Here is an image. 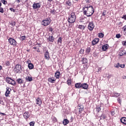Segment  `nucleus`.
Segmentation results:
<instances>
[{"label": "nucleus", "instance_id": "ddd939ff", "mask_svg": "<svg viewBox=\"0 0 126 126\" xmlns=\"http://www.w3.org/2000/svg\"><path fill=\"white\" fill-rule=\"evenodd\" d=\"M48 80V82H50L51 83H55V82H56V78H55L54 77H50Z\"/></svg>", "mask_w": 126, "mask_h": 126}, {"label": "nucleus", "instance_id": "13d9d810", "mask_svg": "<svg viewBox=\"0 0 126 126\" xmlns=\"http://www.w3.org/2000/svg\"><path fill=\"white\" fill-rule=\"evenodd\" d=\"M122 44L123 46H126V41H122Z\"/></svg>", "mask_w": 126, "mask_h": 126}, {"label": "nucleus", "instance_id": "9b49d317", "mask_svg": "<svg viewBox=\"0 0 126 126\" xmlns=\"http://www.w3.org/2000/svg\"><path fill=\"white\" fill-rule=\"evenodd\" d=\"M78 110L80 115H81L82 112L84 111V107H83V106H79L78 107Z\"/></svg>", "mask_w": 126, "mask_h": 126}, {"label": "nucleus", "instance_id": "393cba45", "mask_svg": "<svg viewBox=\"0 0 126 126\" xmlns=\"http://www.w3.org/2000/svg\"><path fill=\"white\" fill-rule=\"evenodd\" d=\"M26 81H29V82H31V81L33 80V78L32 77L27 76L26 77Z\"/></svg>", "mask_w": 126, "mask_h": 126}, {"label": "nucleus", "instance_id": "cd10ccee", "mask_svg": "<svg viewBox=\"0 0 126 126\" xmlns=\"http://www.w3.org/2000/svg\"><path fill=\"white\" fill-rule=\"evenodd\" d=\"M107 118V116L105 114H102L100 116V120H105Z\"/></svg>", "mask_w": 126, "mask_h": 126}, {"label": "nucleus", "instance_id": "0eeeda50", "mask_svg": "<svg viewBox=\"0 0 126 126\" xmlns=\"http://www.w3.org/2000/svg\"><path fill=\"white\" fill-rule=\"evenodd\" d=\"M22 71V68H21V65L17 64L16 65V73H21Z\"/></svg>", "mask_w": 126, "mask_h": 126}, {"label": "nucleus", "instance_id": "b1692460", "mask_svg": "<svg viewBox=\"0 0 126 126\" xmlns=\"http://www.w3.org/2000/svg\"><path fill=\"white\" fill-rule=\"evenodd\" d=\"M28 67L29 69H33L34 68V65L32 63H29Z\"/></svg>", "mask_w": 126, "mask_h": 126}, {"label": "nucleus", "instance_id": "9d476101", "mask_svg": "<svg viewBox=\"0 0 126 126\" xmlns=\"http://www.w3.org/2000/svg\"><path fill=\"white\" fill-rule=\"evenodd\" d=\"M99 39L98 38H95L92 41V44L93 46H95V45H97V43H99Z\"/></svg>", "mask_w": 126, "mask_h": 126}, {"label": "nucleus", "instance_id": "4be33fe9", "mask_svg": "<svg viewBox=\"0 0 126 126\" xmlns=\"http://www.w3.org/2000/svg\"><path fill=\"white\" fill-rule=\"evenodd\" d=\"M121 122L123 124V125H126V117H122L120 119Z\"/></svg>", "mask_w": 126, "mask_h": 126}, {"label": "nucleus", "instance_id": "603ef678", "mask_svg": "<svg viewBox=\"0 0 126 126\" xmlns=\"http://www.w3.org/2000/svg\"><path fill=\"white\" fill-rule=\"evenodd\" d=\"M0 12L3 13V8L0 7Z\"/></svg>", "mask_w": 126, "mask_h": 126}, {"label": "nucleus", "instance_id": "37998d69", "mask_svg": "<svg viewBox=\"0 0 126 126\" xmlns=\"http://www.w3.org/2000/svg\"><path fill=\"white\" fill-rule=\"evenodd\" d=\"M86 19H87V18L84 17L80 18V20H83L82 21L84 22V21H85Z\"/></svg>", "mask_w": 126, "mask_h": 126}, {"label": "nucleus", "instance_id": "4d7b16f0", "mask_svg": "<svg viewBox=\"0 0 126 126\" xmlns=\"http://www.w3.org/2000/svg\"><path fill=\"white\" fill-rule=\"evenodd\" d=\"M0 115L2 117H3V116H6V114H5V113H1V112H0Z\"/></svg>", "mask_w": 126, "mask_h": 126}, {"label": "nucleus", "instance_id": "f257e3e1", "mask_svg": "<svg viewBox=\"0 0 126 126\" xmlns=\"http://www.w3.org/2000/svg\"><path fill=\"white\" fill-rule=\"evenodd\" d=\"M82 10L83 11L84 15H86L87 17H90V16H92L93 15V13H94V8L92 6H87V5H85L83 8Z\"/></svg>", "mask_w": 126, "mask_h": 126}, {"label": "nucleus", "instance_id": "2f4dec72", "mask_svg": "<svg viewBox=\"0 0 126 126\" xmlns=\"http://www.w3.org/2000/svg\"><path fill=\"white\" fill-rule=\"evenodd\" d=\"M91 51V49L90 48V47L87 48L86 49V54H89Z\"/></svg>", "mask_w": 126, "mask_h": 126}, {"label": "nucleus", "instance_id": "8fccbe9b", "mask_svg": "<svg viewBox=\"0 0 126 126\" xmlns=\"http://www.w3.org/2000/svg\"><path fill=\"white\" fill-rule=\"evenodd\" d=\"M84 53V49H81L80 50V54H83Z\"/></svg>", "mask_w": 126, "mask_h": 126}, {"label": "nucleus", "instance_id": "09e8293b", "mask_svg": "<svg viewBox=\"0 0 126 126\" xmlns=\"http://www.w3.org/2000/svg\"><path fill=\"white\" fill-rule=\"evenodd\" d=\"M117 101L120 104V105H122V99L120 98H118Z\"/></svg>", "mask_w": 126, "mask_h": 126}, {"label": "nucleus", "instance_id": "6e6d98bb", "mask_svg": "<svg viewBox=\"0 0 126 126\" xmlns=\"http://www.w3.org/2000/svg\"><path fill=\"white\" fill-rule=\"evenodd\" d=\"M110 115H111V116H115V111H111L110 112Z\"/></svg>", "mask_w": 126, "mask_h": 126}, {"label": "nucleus", "instance_id": "de8ad7c7", "mask_svg": "<svg viewBox=\"0 0 126 126\" xmlns=\"http://www.w3.org/2000/svg\"><path fill=\"white\" fill-rule=\"evenodd\" d=\"M121 18L122 19H124V20H126V14L123 15V16Z\"/></svg>", "mask_w": 126, "mask_h": 126}, {"label": "nucleus", "instance_id": "473e14b6", "mask_svg": "<svg viewBox=\"0 0 126 126\" xmlns=\"http://www.w3.org/2000/svg\"><path fill=\"white\" fill-rule=\"evenodd\" d=\"M17 82H18V83L19 84H21V83H23L24 81L23 80H22V79H18L17 80Z\"/></svg>", "mask_w": 126, "mask_h": 126}, {"label": "nucleus", "instance_id": "0e129e2a", "mask_svg": "<svg viewBox=\"0 0 126 126\" xmlns=\"http://www.w3.org/2000/svg\"><path fill=\"white\" fill-rule=\"evenodd\" d=\"M122 78H123V79H126V75H123V76H122Z\"/></svg>", "mask_w": 126, "mask_h": 126}, {"label": "nucleus", "instance_id": "c9c22d12", "mask_svg": "<svg viewBox=\"0 0 126 126\" xmlns=\"http://www.w3.org/2000/svg\"><path fill=\"white\" fill-rule=\"evenodd\" d=\"M50 13L51 14H53V15L56 14V10H55V9L51 10L50 11Z\"/></svg>", "mask_w": 126, "mask_h": 126}, {"label": "nucleus", "instance_id": "a18cd8bd", "mask_svg": "<svg viewBox=\"0 0 126 126\" xmlns=\"http://www.w3.org/2000/svg\"><path fill=\"white\" fill-rule=\"evenodd\" d=\"M116 38H117V39H120V38H121V34H120V33L117 34L116 35Z\"/></svg>", "mask_w": 126, "mask_h": 126}, {"label": "nucleus", "instance_id": "58836bf2", "mask_svg": "<svg viewBox=\"0 0 126 126\" xmlns=\"http://www.w3.org/2000/svg\"><path fill=\"white\" fill-rule=\"evenodd\" d=\"M0 1L3 3V4H6L7 3V1L5 0H0Z\"/></svg>", "mask_w": 126, "mask_h": 126}, {"label": "nucleus", "instance_id": "e433bc0d", "mask_svg": "<svg viewBox=\"0 0 126 126\" xmlns=\"http://www.w3.org/2000/svg\"><path fill=\"white\" fill-rule=\"evenodd\" d=\"M30 126H35V122L32 121L30 123Z\"/></svg>", "mask_w": 126, "mask_h": 126}, {"label": "nucleus", "instance_id": "a211bd4d", "mask_svg": "<svg viewBox=\"0 0 126 126\" xmlns=\"http://www.w3.org/2000/svg\"><path fill=\"white\" fill-rule=\"evenodd\" d=\"M60 76H61V72L60 71H56L55 73V77L57 79H59L60 78Z\"/></svg>", "mask_w": 126, "mask_h": 126}, {"label": "nucleus", "instance_id": "a878e982", "mask_svg": "<svg viewBox=\"0 0 126 126\" xmlns=\"http://www.w3.org/2000/svg\"><path fill=\"white\" fill-rule=\"evenodd\" d=\"M57 43H58V45H62V43H63V39L62 38V37H60L59 38V39L57 41Z\"/></svg>", "mask_w": 126, "mask_h": 126}, {"label": "nucleus", "instance_id": "39448f33", "mask_svg": "<svg viewBox=\"0 0 126 126\" xmlns=\"http://www.w3.org/2000/svg\"><path fill=\"white\" fill-rule=\"evenodd\" d=\"M6 81L9 84H11L12 85H15V81L12 80L11 78L9 77L6 78Z\"/></svg>", "mask_w": 126, "mask_h": 126}, {"label": "nucleus", "instance_id": "412c9836", "mask_svg": "<svg viewBox=\"0 0 126 126\" xmlns=\"http://www.w3.org/2000/svg\"><path fill=\"white\" fill-rule=\"evenodd\" d=\"M81 83H77L75 85V87L77 89L81 88Z\"/></svg>", "mask_w": 126, "mask_h": 126}, {"label": "nucleus", "instance_id": "7ed1b4c3", "mask_svg": "<svg viewBox=\"0 0 126 126\" xmlns=\"http://www.w3.org/2000/svg\"><path fill=\"white\" fill-rule=\"evenodd\" d=\"M89 19H90L89 18V20L85 21V23H88V22H89L88 26V28L89 30H90V31H93V30H94V28H95V25H94V23H93V22H90Z\"/></svg>", "mask_w": 126, "mask_h": 126}, {"label": "nucleus", "instance_id": "f704fd0d", "mask_svg": "<svg viewBox=\"0 0 126 126\" xmlns=\"http://www.w3.org/2000/svg\"><path fill=\"white\" fill-rule=\"evenodd\" d=\"M98 37L99 38H103V37H104V33H98Z\"/></svg>", "mask_w": 126, "mask_h": 126}, {"label": "nucleus", "instance_id": "4c0bfd02", "mask_svg": "<svg viewBox=\"0 0 126 126\" xmlns=\"http://www.w3.org/2000/svg\"><path fill=\"white\" fill-rule=\"evenodd\" d=\"M115 67H117V68H119L120 66V64L119 63H118L114 65Z\"/></svg>", "mask_w": 126, "mask_h": 126}, {"label": "nucleus", "instance_id": "7c9ffc66", "mask_svg": "<svg viewBox=\"0 0 126 126\" xmlns=\"http://www.w3.org/2000/svg\"><path fill=\"white\" fill-rule=\"evenodd\" d=\"M101 106L98 105L97 106H96V111L97 112H98L99 113V112H100V111H101Z\"/></svg>", "mask_w": 126, "mask_h": 126}, {"label": "nucleus", "instance_id": "c756f323", "mask_svg": "<svg viewBox=\"0 0 126 126\" xmlns=\"http://www.w3.org/2000/svg\"><path fill=\"white\" fill-rule=\"evenodd\" d=\"M126 55V52H125V51H121L120 52H119V56L122 57V56H125Z\"/></svg>", "mask_w": 126, "mask_h": 126}, {"label": "nucleus", "instance_id": "052dcab7", "mask_svg": "<svg viewBox=\"0 0 126 126\" xmlns=\"http://www.w3.org/2000/svg\"><path fill=\"white\" fill-rule=\"evenodd\" d=\"M10 10H11V11H13V12H15V10L13 8H10Z\"/></svg>", "mask_w": 126, "mask_h": 126}, {"label": "nucleus", "instance_id": "2eb2a0df", "mask_svg": "<svg viewBox=\"0 0 126 126\" xmlns=\"http://www.w3.org/2000/svg\"><path fill=\"white\" fill-rule=\"evenodd\" d=\"M10 91H11V89L9 88L8 87L6 88V91L5 92V95L6 96V97L8 96V95H9V94H10Z\"/></svg>", "mask_w": 126, "mask_h": 126}, {"label": "nucleus", "instance_id": "f3484780", "mask_svg": "<svg viewBox=\"0 0 126 126\" xmlns=\"http://www.w3.org/2000/svg\"><path fill=\"white\" fill-rule=\"evenodd\" d=\"M81 88L85 90L88 89V84L87 83H83L81 84Z\"/></svg>", "mask_w": 126, "mask_h": 126}, {"label": "nucleus", "instance_id": "864d4df0", "mask_svg": "<svg viewBox=\"0 0 126 126\" xmlns=\"http://www.w3.org/2000/svg\"><path fill=\"white\" fill-rule=\"evenodd\" d=\"M126 66V65L125 64H120V67H121V68H124Z\"/></svg>", "mask_w": 126, "mask_h": 126}, {"label": "nucleus", "instance_id": "1a4fd4ad", "mask_svg": "<svg viewBox=\"0 0 126 126\" xmlns=\"http://www.w3.org/2000/svg\"><path fill=\"white\" fill-rule=\"evenodd\" d=\"M8 41L11 45H13V46H16V41H15L13 38H10Z\"/></svg>", "mask_w": 126, "mask_h": 126}, {"label": "nucleus", "instance_id": "72a5a7b5", "mask_svg": "<svg viewBox=\"0 0 126 126\" xmlns=\"http://www.w3.org/2000/svg\"><path fill=\"white\" fill-rule=\"evenodd\" d=\"M79 29H81L82 30H84L85 29V27L83 25H79L78 26Z\"/></svg>", "mask_w": 126, "mask_h": 126}, {"label": "nucleus", "instance_id": "dca6fc26", "mask_svg": "<svg viewBox=\"0 0 126 126\" xmlns=\"http://www.w3.org/2000/svg\"><path fill=\"white\" fill-rule=\"evenodd\" d=\"M82 62H83V64H86L84 67H87V63H88V60L86 58H84L82 59Z\"/></svg>", "mask_w": 126, "mask_h": 126}, {"label": "nucleus", "instance_id": "a19ab883", "mask_svg": "<svg viewBox=\"0 0 126 126\" xmlns=\"http://www.w3.org/2000/svg\"><path fill=\"white\" fill-rule=\"evenodd\" d=\"M52 121L53 122H54V123H57V122H58V119H57V118L54 117Z\"/></svg>", "mask_w": 126, "mask_h": 126}, {"label": "nucleus", "instance_id": "338daca9", "mask_svg": "<svg viewBox=\"0 0 126 126\" xmlns=\"http://www.w3.org/2000/svg\"><path fill=\"white\" fill-rule=\"evenodd\" d=\"M54 0H47V1H49V2H52Z\"/></svg>", "mask_w": 126, "mask_h": 126}, {"label": "nucleus", "instance_id": "aec40b11", "mask_svg": "<svg viewBox=\"0 0 126 126\" xmlns=\"http://www.w3.org/2000/svg\"><path fill=\"white\" fill-rule=\"evenodd\" d=\"M23 116L25 119H29V118H30V115L29 114V112H25Z\"/></svg>", "mask_w": 126, "mask_h": 126}, {"label": "nucleus", "instance_id": "680f3d73", "mask_svg": "<svg viewBox=\"0 0 126 126\" xmlns=\"http://www.w3.org/2000/svg\"><path fill=\"white\" fill-rule=\"evenodd\" d=\"M123 29H124V32H126V26H125L123 28Z\"/></svg>", "mask_w": 126, "mask_h": 126}, {"label": "nucleus", "instance_id": "423d86ee", "mask_svg": "<svg viewBox=\"0 0 126 126\" xmlns=\"http://www.w3.org/2000/svg\"><path fill=\"white\" fill-rule=\"evenodd\" d=\"M32 7L33 9L40 8L41 7V2L34 3L32 5Z\"/></svg>", "mask_w": 126, "mask_h": 126}, {"label": "nucleus", "instance_id": "c03bdc74", "mask_svg": "<svg viewBox=\"0 0 126 126\" xmlns=\"http://www.w3.org/2000/svg\"><path fill=\"white\" fill-rule=\"evenodd\" d=\"M120 95L121 94H119V93H115L114 94L115 97H119V96H120Z\"/></svg>", "mask_w": 126, "mask_h": 126}, {"label": "nucleus", "instance_id": "49530a36", "mask_svg": "<svg viewBox=\"0 0 126 126\" xmlns=\"http://www.w3.org/2000/svg\"><path fill=\"white\" fill-rule=\"evenodd\" d=\"M5 65H7V66H9V65H10V62L8 61V62H7L6 63H5Z\"/></svg>", "mask_w": 126, "mask_h": 126}, {"label": "nucleus", "instance_id": "79ce46f5", "mask_svg": "<svg viewBox=\"0 0 126 126\" xmlns=\"http://www.w3.org/2000/svg\"><path fill=\"white\" fill-rule=\"evenodd\" d=\"M106 12H107V11H106V10H104L103 12H102V16H104L105 17V16H106Z\"/></svg>", "mask_w": 126, "mask_h": 126}, {"label": "nucleus", "instance_id": "4468645a", "mask_svg": "<svg viewBox=\"0 0 126 126\" xmlns=\"http://www.w3.org/2000/svg\"><path fill=\"white\" fill-rule=\"evenodd\" d=\"M109 49V44H106L102 46V50L103 52L107 51Z\"/></svg>", "mask_w": 126, "mask_h": 126}, {"label": "nucleus", "instance_id": "5701e85b", "mask_svg": "<svg viewBox=\"0 0 126 126\" xmlns=\"http://www.w3.org/2000/svg\"><path fill=\"white\" fill-rule=\"evenodd\" d=\"M69 123V121L67 119H65L63 120V126H66Z\"/></svg>", "mask_w": 126, "mask_h": 126}, {"label": "nucleus", "instance_id": "6e6552de", "mask_svg": "<svg viewBox=\"0 0 126 126\" xmlns=\"http://www.w3.org/2000/svg\"><path fill=\"white\" fill-rule=\"evenodd\" d=\"M47 40L49 43H54L55 41V37L53 35H50L48 38H47Z\"/></svg>", "mask_w": 126, "mask_h": 126}, {"label": "nucleus", "instance_id": "5fc2aeb1", "mask_svg": "<svg viewBox=\"0 0 126 126\" xmlns=\"http://www.w3.org/2000/svg\"><path fill=\"white\" fill-rule=\"evenodd\" d=\"M118 25H119V27L123 26V23L122 22H119L118 23Z\"/></svg>", "mask_w": 126, "mask_h": 126}, {"label": "nucleus", "instance_id": "3c124183", "mask_svg": "<svg viewBox=\"0 0 126 126\" xmlns=\"http://www.w3.org/2000/svg\"><path fill=\"white\" fill-rule=\"evenodd\" d=\"M15 24H16V22H12L11 23V25H12V26H15Z\"/></svg>", "mask_w": 126, "mask_h": 126}, {"label": "nucleus", "instance_id": "ea45409f", "mask_svg": "<svg viewBox=\"0 0 126 126\" xmlns=\"http://www.w3.org/2000/svg\"><path fill=\"white\" fill-rule=\"evenodd\" d=\"M53 30H54V29H53L52 27H51L49 28L48 29V31H49V32H53Z\"/></svg>", "mask_w": 126, "mask_h": 126}, {"label": "nucleus", "instance_id": "20e7f679", "mask_svg": "<svg viewBox=\"0 0 126 126\" xmlns=\"http://www.w3.org/2000/svg\"><path fill=\"white\" fill-rule=\"evenodd\" d=\"M52 20L49 18H46L45 20H43L41 23L42 25H43L44 26H48V25H49V24H51V22Z\"/></svg>", "mask_w": 126, "mask_h": 126}, {"label": "nucleus", "instance_id": "c85d7f7f", "mask_svg": "<svg viewBox=\"0 0 126 126\" xmlns=\"http://www.w3.org/2000/svg\"><path fill=\"white\" fill-rule=\"evenodd\" d=\"M67 84L68 85H71V78H68L67 80Z\"/></svg>", "mask_w": 126, "mask_h": 126}, {"label": "nucleus", "instance_id": "69168bd1", "mask_svg": "<svg viewBox=\"0 0 126 126\" xmlns=\"http://www.w3.org/2000/svg\"><path fill=\"white\" fill-rule=\"evenodd\" d=\"M98 71H101V70H102V68H99L98 69Z\"/></svg>", "mask_w": 126, "mask_h": 126}, {"label": "nucleus", "instance_id": "774afa93", "mask_svg": "<svg viewBox=\"0 0 126 126\" xmlns=\"http://www.w3.org/2000/svg\"><path fill=\"white\" fill-rule=\"evenodd\" d=\"M17 2L19 3V2H20V0H17Z\"/></svg>", "mask_w": 126, "mask_h": 126}, {"label": "nucleus", "instance_id": "bf43d9fd", "mask_svg": "<svg viewBox=\"0 0 126 126\" xmlns=\"http://www.w3.org/2000/svg\"><path fill=\"white\" fill-rule=\"evenodd\" d=\"M22 39L23 40V41H24V40H26V36H22Z\"/></svg>", "mask_w": 126, "mask_h": 126}, {"label": "nucleus", "instance_id": "f8f14e48", "mask_svg": "<svg viewBox=\"0 0 126 126\" xmlns=\"http://www.w3.org/2000/svg\"><path fill=\"white\" fill-rule=\"evenodd\" d=\"M35 102L37 105L38 106H41L42 105V99L40 98V97H37V99L35 100Z\"/></svg>", "mask_w": 126, "mask_h": 126}, {"label": "nucleus", "instance_id": "bb28decb", "mask_svg": "<svg viewBox=\"0 0 126 126\" xmlns=\"http://www.w3.org/2000/svg\"><path fill=\"white\" fill-rule=\"evenodd\" d=\"M66 4H67V5H68V6H71V5L72 4V3L71 2V0H67L66 1Z\"/></svg>", "mask_w": 126, "mask_h": 126}, {"label": "nucleus", "instance_id": "f03ea898", "mask_svg": "<svg viewBox=\"0 0 126 126\" xmlns=\"http://www.w3.org/2000/svg\"><path fill=\"white\" fill-rule=\"evenodd\" d=\"M76 19V16L75 15V13L72 12L68 17V22L69 23H74Z\"/></svg>", "mask_w": 126, "mask_h": 126}, {"label": "nucleus", "instance_id": "e2e57ef3", "mask_svg": "<svg viewBox=\"0 0 126 126\" xmlns=\"http://www.w3.org/2000/svg\"><path fill=\"white\" fill-rule=\"evenodd\" d=\"M0 104H1V105H3V106L4 105V103L2 100H0Z\"/></svg>", "mask_w": 126, "mask_h": 126}, {"label": "nucleus", "instance_id": "6ab92c4d", "mask_svg": "<svg viewBox=\"0 0 126 126\" xmlns=\"http://www.w3.org/2000/svg\"><path fill=\"white\" fill-rule=\"evenodd\" d=\"M44 57L45 60H48L49 61V59H50V54H49V52L46 51L45 53L44 54Z\"/></svg>", "mask_w": 126, "mask_h": 126}]
</instances>
